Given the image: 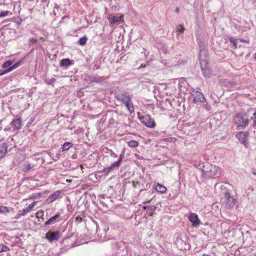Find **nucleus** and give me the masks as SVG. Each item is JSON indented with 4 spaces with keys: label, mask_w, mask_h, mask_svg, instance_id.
<instances>
[{
    "label": "nucleus",
    "mask_w": 256,
    "mask_h": 256,
    "mask_svg": "<svg viewBox=\"0 0 256 256\" xmlns=\"http://www.w3.org/2000/svg\"><path fill=\"white\" fill-rule=\"evenodd\" d=\"M72 146V144L70 142H65L62 145V150L66 151L70 149Z\"/></svg>",
    "instance_id": "393cba45"
},
{
    "label": "nucleus",
    "mask_w": 256,
    "mask_h": 256,
    "mask_svg": "<svg viewBox=\"0 0 256 256\" xmlns=\"http://www.w3.org/2000/svg\"><path fill=\"white\" fill-rule=\"evenodd\" d=\"M34 166L31 165L30 164H28L25 166V168L26 171H28L30 169L33 168Z\"/></svg>",
    "instance_id": "4c0bfd02"
},
{
    "label": "nucleus",
    "mask_w": 256,
    "mask_h": 256,
    "mask_svg": "<svg viewBox=\"0 0 256 256\" xmlns=\"http://www.w3.org/2000/svg\"><path fill=\"white\" fill-rule=\"evenodd\" d=\"M186 63V60H178L175 66H180L181 65H184Z\"/></svg>",
    "instance_id": "f704fd0d"
},
{
    "label": "nucleus",
    "mask_w": 256,
    "mask_h": 256,
    "mask_svg": "<svg viewBox=\"0 0 256 256\" xmlns=\"http://www.w3.org/2000/svg\"><path fill=\"white\" fill-rule=\"evenodd\" d=\"M10 250V249L8 246L0 244V252L9 251Z\"/></svg>",
    "instance_id": "c756f323"
},
{
    "label": "nucleus",
    "mask_w": 256,
    "mask_h": 256,
    "mask_svg": "<svg viewBox=\"0 0 256 256\" xmlns=\"http://www.w3.org/2000/svg\"><path fill=\"white\" fill-rule=\"evenodd\" d=\"M10 12H8V11H5V10H3V11H2V12H0V17H4V16H7L8 13H10Z\"/></svg>",
    "instance_id": "c9c22d12"
},
{
    "label": "nucleus",
    "mask_w": 256,
    "mask_h": 256,
    "mask_svg": "<svg viewBox=\"0 0 256 256\" xmlns=\"http://www.w3.org/2000/svg\"><path fill=\"white\" fill-rule=\"evenodd\" d=\"M124 103L125 104L126 107L130 113L134 111V107L133 106L132 103L130 101V98L127 100V101Z\"/></svg>",
    "instance_id": "4be33fe9"
},
{
    "label": "nucleus",
    "mask_w": 256,
    "mask_h": 256,
    "mask_svg": "<svg viewBox=\"0 0 256 256\" xmlns=\"http://www.w3.org/2000/svg\"><path fill=\"white\" fill-rule=\"evenodd\" d=\"M208 55L207 50H200L199 52V59L200 63L202 61H208L206 56Z\"/></svg>",
    "instance_id": "6ab92c4d"
},
{
    "label": "nucleus",
    "mask_w": 256,
    "mask_h": 256,
    "mask_svg": "<svg viewBox=\"0 0 256 256\" xmlns=\"http://www.w3.org/2000/svg\"><path fill=\"white\" fill-rule=\"evenodd\" d=\"M234 120L238 127L246 128L249 123V120L245 115L239 113L236 115Z\"/></svg>",
    "instance_id": "f03ea898"
},
{
    "label": "nucleus",
    "mask_w": 256,
    "mask_h": 256,
    "mask_svg": "<svg viewBox=\"0 0 256 256\" xmlns=\"http://www.w3.org/2000/svg\"><path fill=\"white\" fill-rule=\"evenodd\" d=\"M72 64V61L69 58H64L62 59L60 63V67H68Z\"/></svg>",
    "instance_id": "aec40b11"
},
{
    "label": "nucleus",
    "mask_w": 256,
    "mask_h": 256,
    "mask_svg": "<svg viewBox=\"0 0 256 256\" xmlns=\"http://www.w3.org/2000/svg\"><path fill=\"white\" fill-rule=\"evenodd\" d=\"M10 212L9 209L6 206H0V213H8Z\"/></svg>",
    "instance_id": "7c9ffc66"
},
{
    "label": "nucleus",
    "mask_w": 256,
    "mask_h": 256,
    "mask_svg": "<svg viewBox=\"0 0 256 256\" xmlns=\"http://www.w3.org/2000/svg\"><path fill=\"white\" fill-rule=\"evenodd\" d=\"M191 94L194 98L193 102L194 104H196L199 102H204L206 100L204 94L200 92L193 90Z\"/></svg>",
    "instance_id": "39448f33"
},
{
    "label": "nucleus",
    "mask_w": 256,
    "mask_h": 256,
    "mask_svg": "<svg viewBox=\"0 0 256 256\" xmlns=\"http://www.w3.org/2000/svg\"><path fill=\"white\" fill-rule=\"evenodd\" d=\"M253 256H256V254H254Z\"/></svg>",
    "instance_id": "4d7b16f0"
},
{
    "label": "nucleus",
    "mask_w": 256,
    "mask_h": 256,
    "mask_svg": "<svg viewBox=\"0 0 256 256\" xmlns=\"http://www.w3.org/2000/svg\"><path fill=\"white\" fill-rule=\"evenodd\" d=\"M158 50L163 52L164 54H166L168 53V48L164 44L160 43L158 44Z\"/></svg>",
    "instance_id": "5701e85b"
},
{
    "label": "nucleus",
    "mask_w": 256,
    "mask_h": 256,
    "mask_svg": "<svg viewBox=\"0 0 256 256\" xmlns=\"http://www.w3.org/2000/svg\"><path fill=\"white\" fill-rule=\"evenodd\" d=\"M150 202V200H148L147 202H146V203H149Z\"/></svg>",
    "instance_id": "864d4df0"
},
{
    "label": "nucleus",
    "mask_w": 256,
    "mask_h": 256,
    "mask_svg": "<svg viewBox=\"0 0 256 256\" xmlns=\"http://www.w3.org/2000/svg\"><path fill=\"white\" fill-rule=\"evenodd\" d=\"M248 132H239L236 134V136L244 146H246L248 144Z\"/></svg>",
    "instance_id": "423d86ee"
},
{
    "label": "nucleus",
    "mask_w": 256,
    "mask_h": 256,
    "mask_svg": "<svg viewBox=\"0 0 256 256\" xmlns=\"http://www.w3.org/2000/svg\"><path fill=\"white\" fill-rule=\"evenodd\" d=\"M42 152H46L49 156H50V154H51V152L49 150H47V151H43L42 152Z\"/></svg>",
    "instance_id": "79ce46f5"
},
{
    "label": "nucleus",
    "mask_w": 256,
    "mask_h": 256,
    "mask_svg": "<svg viewBox=\"0 0 256 256\" xmlns=\"http://www.w3.org/2000/svg\"><path fill=\"white\" fill-rule=\"evenodd\" d=\"M40 40H44V39L42 38H41Z\"/></svg>",
    "instance_id": "603ef678"
},
{
    "label": "nucleus",
    "mask_w": 256,
    "mask_h": 256,
    "mask_svg": "<svg viewBox=\"0 0 256 256\" xmlns=\"http://www.w3.org/2000/svg\"><path fill=\"white\" fill-rule=\"evenodd\" d=\"M41 195L40 193H36V194H33L32 196L30 197V198H38V196H40Z\"/></svg>",
    "instance_id": "e433bc0d"
},
{
    "label": "nucleus",
    "mask_w": 256,
    "mask_h": 256,
    "mask_svg": "<svg viewBox=\"0 0 256 256\" xmlns=\"http://www.w3.org/2000/svg\"><path fill=\"white\" fill-rule=\"evenodd\" d=\"M4 74H2V72H0V76L3 75Z\"/></svg>",
    "instance_id": "5fc2aeb1"
},
{
    "label": "nucleus",
    "mask_w": 256,
    "mask_h": 256,
    "mask_svg": "<svg viewBox=\"0 0 256 256\" xmlns=\"http://www.w3.org/2000/svg\"><path fill=\"white\" fill-rule=\"evenodd\" d=\"M12 126L15 130L20 129L22 126V120L20 118H16L12 122Z\"/></svg>",
    "instance_id": "dca6fc26"
},
{
    "label": "nucleus",
    "mask_w": 256,
    "mask_h": 256,
    "mask_svg": "<svg viewBox=\"0 0 256 256\" xmlns=\"http://www.w3.org/2000/svg\"><path fill=\"white\" fill-rule=\"evenodd\" d=\"M175 12H176V13H178L179 12H180V8H178V7H176V10H175Z\"/></svg>",
    "instance_id": "37998d69"
},
{
    "label": "nucleus",
    "mask_w": 256,
    "mask_h": 256,
    "mask_svg": "<svg viewBox=\"0 0 256 256\" xmlns=\"http://www.w3.org/2000/svg\"><path fill=\"white\" fill-rule=\"evenodd\" d=\"M252 174L254 175H256V172H252Z\"/></svg>",
    "instance_id": "09e8293b"
},
{
    "label": "nucleus",
    "mask_w": 256,
    "mask_h": 256,
    "mask_svg": "<svg viewBox=\"0 0 256 256\" xmlns=\"http://www.w3.org/2000/svg\"><path fill=\"white\" fill-rule=\"evenodd\" d=\"M144 190H141L140 191V193L142 192Z\"/></svg>",
    "instance_id": "3c124183"
},
{
    "label": "nucleus",
    "mask_w": 256,
    "mask_h": 256,
    "mask_svg": "<svg viewBox=\"0 0 256 256\" xmlns=\"http://www.w3.org/2000/svg\"><path fill=\"white\" fill-rule=\"evenodd\" d=\"M184 28L182 25H179L176 28V32H178L180 33H182L184 32Z\"/></svg>",
    "instance_id": "72a5a7b5"
},
{
    "label": "nucleus",
    "mask_w": 256,
    "mask_h": 256,
    "mask_svg": "<svg viewBox=\"0 0 256 256\" xmlns=\"http://www.w3.org/2000/svg\"><path fill=\"white\" fill-rule=\"evenodd\" d=\"M87 40L88 38L86 36L80 38L78 42V44L80 46H84L86 44Z\"/></svg>",
    "instance_id": "a878e982"
},
{
    "label": "nucleus",
    "mask_w": 256,
    "mask_h": 256,
    "mask_svg": "<svg viewBox=\"0 0 256 256\" xmlns=\"http://www.w3.org/2000/svg\"><path fill=\"white\" fill-rule=\"evenodd\" d=\"M178 242H182V240H178Z\"/></svg>",
    "instance_id": "8fccbe9b"
},
{
    "label": "nucleus",
    "mask_w": 256,
    "mask_h": 256,
    "mask_svg": "<svg viewBox=\"0 0 256 256\" xmlns=\"http://www.w3.org/2000/svg\"><path fill=\"white\" fill-rule=\"evenodd\" d=\"M118 100L125 102L128 99H130V96L126 92L120 93L116 96Z\"/></svg>",
    "instance_id": "9b49d317"
},
{
    "label": "nucleus",
    "mask_w": 256,
    "mask_h": 256,
    "mask_svg": "<svg viewBox=\"0 0 256 256\" xmlns=\"http://www.w3.org/2000/svg\"><path fill=\"white\" fill-rule=\"evenodd\" d=\"M254 58L256 59V54H255Z\"/></svg>",
    "instance_id": "6e6d98bb"
},
{
    "label": "nucleus",
    "mask_w": 256,
    "mask_h": 256,
    "mask_svg": "<svg viewBox=\"0 0 256 256\" xmlns=\"http://www.w3.org/2000/svg\"><path fill=\"white\" fill-rule=\"evenodd\" d=\"M128 145L130 147L135 148L138 145V142L136 140H132L128 142Z\"/></svg>",
    "instance_id": "bb28decb"
},
{
    "label": "nucleus",
    "mask_w": 256,
    "mask_h": 256,
    "mask_svg": "<svg viewBox=\"0 0 256 256\" xmlns=\"http://www.w3.org/2000/svg\"><path fill=\"white\" fill-rule=\"evenodd\" d=\"M40 2H41L42 3H44H44H46V0H40Z\"/></svg>",
    "instance_id": "a18cd8bd"
},
{
    "label": "nucleus",
    "mask_w": 256,
    "mask_h": 256,
    "mask_svg": "<svg viewBox=\"0 0 256 256\" xmlns=\"http://www.w3.org/2000/svg\"><path fill=\"white\" fill-rule=\"evenodd\" d=\"M203 176L205 178L218 177L220 174V170L216 166H212L209 162L204 163L202 167L200 166Z\"/></svg>",
    "instance_id": "f257e3e1"
},
{
    "label": "nucleus",
    "mask_w": 256,
    "mask_h": 256,
    "mask_svg": "<svg viewBox=\"0 0 256 256\" xmlns=\"http://www.w3.org/2000/svg\"><path fill=\"white\" fill-rule=\"evenodd\" d=\"M142 123L148 128H153L156 124L154 120L149 116H146L142 118Z\"/></svg>",
    "instance_id": "1a4fd4ad"
},
{
    "label": "nucleus",
    "mask_w": 256,
    "mask_h": 256,
    "mask_svg": "<svg viewBox=\"0 0 256 256\" xmlns=\"http://www.w3.org/2000/svg\"><path fill=\"white\" fill-rule=\"evenodd\" d=\"M56 81V78H52L46 79L45 82L48 85H53V83Z\"/></svg>",
    "instance_id": "2f4dec72"
},
{
    "label": "nucleus",
    "mask_w": 256,
    "mask_h": 256,
    "mask_svg": "<svg viewBox=\"0 0 256 256\" xmlns=\"http://www.w3.org/2000/svg\"><path fill=\"white\" fill-rule=\"evenodd\" d=\"M122 155H120V157L118 158V160L116 162H114L113 164H112L110 166L104 168L102 170V172L108 173L110 172L114 168L118 167L120 162L122 160Z\"/></svg>",
    "instance_id": "9d476101"
},
{
    "label": "nucleus",
    "mask_w": 256,
    "mask_h": 256,
    "mask_svg": "<svg viewBox=\"0 0 256 256\" xmlns=\"http://www.w3.org/2000/svg\"><path fill=\"white\" fill-rule=\"evenodd\" d=\"M60 213L58 212L54 216L51 217L49 218L45 223L44 225L47 226L50 224H54L56 221V219L60 216Z\"/></svg>",
    "instance_id": "f3484780"
},
{
    "label": "nucleus",
    "mask_w": 256,
    "mask_h": 256,
    "mask_svg": "<svg viewBox=\"0 0 256 256\" xmlns=\"http://www.w3.org/2000/svg\"><path fill=\"white\" fill-rule=\"evenodd\" d=\"M12 63H13V61L10 60H7L2 64V67L4 68H8L10 67V65L12 64Z\"/></svg>",
    "instance_id": "cd10ccee"
},
{
    "label": "nucleus",
    "mask_w": 256,
    "mask_h": 256,
    "mask_svg": "<svg viewBox=\"0 0 256 256\" xmlns=\"http://www.w3.org/2000/svg\"><path fill=\"white\" fill-rule=\"evenodd\" d=\"M165 140L167 142H172V140H173V138H166Z\"/></svg>",
    "instance_id": "ea45409f"
},
{
    "label": "nucleus",
    "mask_w": 256,
    "mask_h": 256,
    "mask_svg": "<svg viewBox=\"0 0 256 256\" xmlns=\"http://www.w3.org/2000/svg\"><path fill=\"white\" fill-rule=\"evenodd\" d=\"M226 205L228 208H231L235 204V199L230 196V194L226 192L224 194Z\"/></svg>",
    "instance_id": "6e6552de"
},
{
    "label": "nucleus",
    "mask_w": 256,
    "mask_h": 256,
    "mask_svg": "<svg viewBox=\"0 0 256 256\" xmlns=\"http://www.w3.org/2000/svg\"><path fill=\"white\" fill-rule=\"evenodd\" d=\"M254 118L255 120H256V112L253 114Z\"/></svg>",
    "instance_id": "c03bdc74"
},
{
    "label": "nucleus",
    "mask_w": 256,
    "mask_h": 256,
    "mask_svg": "<svg viewBox=\"0 0 256 256\" xmlns=\"http://www.w3.org/2000/svg\"><path fill=\"white\" fill-rule=\"evenodd\" d=\"M37 40L36 38H32L30 40V44H36L37 42Z\"/></svg>",
    "instance_id": "58836bf2"
},
{
    "label": "nucleus",
    "mask_w": 256,
    "mask_h": 256,
    "mask_svg": "<svg viewBox=\"0 0 256 256\" xmlns=\"http://www.w3.org/2000/svg\"><path fill=\"white\" fill-rule=\"evenodd\" d=\"M36 204V202H34L32 204H30L28 207L25 208H24L22 210H20L19 215L20 216H24L27 212H30L35 204Z\"/></svg>",
    "instance_id": "4468645a"
},
{
    "label": "nucleus",
    "mask_w": 256,
    "mask_h": 256,
    "mask_svg": "<svg viewBox=\"0 0 256 256\" xmlns=\"http://www.w3.org/2000/svg\"><path fill=\"white\" fill-rule=\"evenodd\" d=\"M189 220L192 222V226L194 227H198L200 224V221L198 218V216L195 213H191L188 216Z\"/></svg>",
    "instance_id": "0eeeda50"
},
{
    "label": "nucleus",
    "mask_w": 256,
    "mask_h": 256,
    "mask_svg": "<svg viewBox=\"0 0 256 256\" xmlns=\"http://www.w3.org/2000/svg\"><path fill=\"white\" fill-rule=\"evenodd\" d=\"M156 190L158 192H159L162 194H164V193L166 192V188L164 186L161 185L159 184H158L157 186L156 187Z\"/></svg>",
    "instance_id": "b1692460"
},
{
    "label": "nucleus",
    "mask_w": 256,
    "mask_h": 256,
    "mask_svg": "<svg viewBox=\"0 0 256 256\" xmlns=\"http://www.w3.org/2000/svg\"><path fill=\"white\" fill-rule=\"evenodd\" d=\"M240 42H246V43H248V42L246 40H240Z\"/></svg>",
    "instance_id": "49530a36"
},
{
    "label": "nucleus",
    "mask_w": 256,
    "mask_h": 256,
    "mask_svg": "<svg viewBox=\"0 0 256 256\" xmlns=\"http://www.w3.org/2000/svg\"><path fill=\"white\" fill-rule=\"evenodd\" d=\"M122 16H113L112 17H109L108 18V20L110 22V24L113 26L114 24H115L116 22H120L122 20Z\"/></svg>",
    "instance_id": "a211bd4d"
},
{
    "label": "nucleus",
    "mask_w": 256,
    "mask_h": 256,
    "mask_svg": "<svg viewBox=\"0 0 256 256\" xmlns=\"http://www.w3.org/2000/svg\"><path fill=\"white\" fill-rule=\"evenodd\" d=\"M202 256H209L208 254H202Z\"/></svg>",
    "instance_id": "de8ad7c7"
},
{
    "label": "nucleus",
    "mask_w": 256,
    "mask_h": 256,
    "mask_svg": "<svg viewBox=\"0 0 256 256\" xmlns=\"http://www.w3.org/2000/svg\"><path fill=\"white\" fill-rule=\"evenodd\" d=\"M198 42L200 47V50H206V45L204 42L200 40Z\"/></svg>",
    "instance_id": "c85d7f7f"
},
{
    "label": "nucleus",
    "mask_w": 256,
    "mask_h": 256,
    "mask_svg": "<svg viewBox=\"0 0 256 256\" xmlns=\"http://www.w3.org/2000/svg\"><path fill=\"white\" fill-rule=\"evenodd\" d=\"M8 145L4 142L0 144V160L6 155L8 152Z\"/></svg>",
    "instance_id": "ddd939ff"
},
{
    "label": "nucleus",
    "mask_w": 256,
    "mask_h": 256,
    "mask_svg": "<svg viewBox=\"0 0 256 256\" xmlns=\"http://www.w3.org/2000/svg\"><path fill=\"white\" fill-rule=\"evenodd\" d=\"M22 64V60L18 62H17L14 64H13L12 66L8 68L6 70L2 71V74H6L13 70H14L16 68L19 66H20Z\"/></svg>",
    "instance_id": "f8f14e48"
},
{
    "label": "nucleus",
    "mask_w": 256,
    "mask_h": 256,
    "mask_svg": "<svg viewBox=\"0 0 256 256\" xmlns=\"http://www.w3.org/2000/svg\"><path fill=\"white\" fill-rule=\"evenodd\" d=\"M46 238L49 242H52L54 241H57L61 237V234L58 232H52L49 230L46 234Z\"/></svg>",
    "instance_id": "20e7f679"
},
{
    "label": "nucleus",
    "mask_w": 256,
    "mask_h": 256,
    "mask_svg": "<svg viewBox=\"0 0 256 256\" xmlns=\"http://www.w3.org/2000/svg\"><path fill=\"white\" fill-rule=\"evenodd\" d=\"M200 64L202 75L206 78H210L212 74V71L208 66V61H202Z\"/></svg>",
    "instance_id": "7ed1b4c3"
},
{
    "label": "nucleus",
    "mask_w": 256,
    "mask_h": 256,
    "mask_svg": "<svg viewBox=\"0 0 256 256\" xmlns=\"http://www.w3.org/2000/svg\"><path fill=\"white\" fill-rule=\"evenodd\" d=\"M252 126L256 128V120L254 119V122L252 124Z\"/></svg>",
    "instance_id": "a19ab883"
},
{
    "label": "nucleus",
    "mask_w": 256,
    "mask_h": 256,
    "mask_svg": "<svg viewBox=\"0 0 256 256\" xmlns=\"http://www.w3.org/2000/svg\"><path fill=\"white\" fill-rule=\"evenodd\" d=\"M228 40L232 44L233 46L236 48L237 47V43L236 40H234L232 37L228 38Z\"/></svg>",
    "instance_id": "473e14b6"
},
{
    "label": "nucleus",
    "mask_w": 256,
    "mask_h": 256,
    "mask_svg": "<svg viewBox=\"0 0 256 256\" xmlns=\"http://www.w3.org/2000/svg\"><path fill=\"white\" fill-rule=\"evenodd\" d=\"M84 82L87 84H90V82H98V78H96L88 75L84 76Z\"/></svg>",
    "instance_id": "412c9836"
},
{
    "label": "nucleus",
    "mask_w": 256,
    "mask_h": 256,
    "mask_svg": "<svg viewBox=\"0 0 256 256\" xmlns=\"http://www.w3.org/2000/svg\"><path fill=\"white\" fill-rule=\"evenodd\" d=\"M60 191L57 190L54 194L50 196L46 200L47 203H50L53 202L54 200H56L60 194Z\"/></svg>",
    "instance_id": "2eb2a0df"
}]
</instances>
